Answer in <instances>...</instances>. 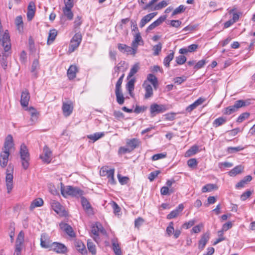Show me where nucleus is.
Segmentation results:
<instances>
[{
  "label": "nucleus",
  "instance_id": "1",
  "mask_svg": "<svg viewBox=\"0 0 255 255\" xmlns=\"http://www.w3.org/2000/svg\"><path fill=\"white\" fill-rule=\"evenodd\" d=\"M61 192L64 197L71 196L76 197H80L83 195V191L80 188L72 186H64L61 183Z\"/></svg>",
  "mask_w": 255,
  "mask_h": 255
},
{
  "label": "nucleus",
  "instance_id": "2",
  "mask_svg": "<svg viewBox=\"0 0 255 255\" xmlns=\"http://www.w3.org/2000/svg\"><path fill=\"white\" fill-rule=\"evenodd\" d=\"M22 166L24 169L26 170L29 166L30 155L26 146L22 144L20 146L19 151Z\"/></svg>",
  "mask_w": 255,
  "mask_h": 255
},
{
  "label": "nucleus",
  "instance_id": "3",
  "mask_svg": "<svg viewBox=\"0 0 255 255\" xmlns=\"http://www.w3.org/2000/svg\"><path fill=\"white\" fill-rule=\"evenodd\" d=\"M247 102L243 100L236 101L234 105L230 106L224 109L223 113L224 115H230L237 111L240 108L246 107Z\"/></svg>",
  "mask_w": 255,
  "mask_h": 255
},
{
  "label": "nucleus",
  "instance_id": "4",
  "mask_svg": "<svg viewBox=\"0 0 255 255\" xmlns=\"http://www.w3.org/2000/svg\"><path fill=\"white\" fill-rule=\"evenodd\" d=\"M0 44L3 47L5 52H7L11 49L10 36L7 30L0 35Z\"/></svg>",
  "mask_w": 255,
  "mask_h": 255
},
{
  "label": "nucleus",
  "instance_id": "5",
  "mask_svg": "<svg viewBox=\"0 0 255 255\" xmlns=\"http://www.w3.org/2000/svg\"><path fill=\"white\" fill-rule=\"evenodd\" d=\"M82 35L80 33H76L72 37L68 48V52L71 53L74 52L79 46L82 41Z\"/></svg>",
  "mask_w": 255,
  "mask_h": 255
},
{
  "label": "nucleus",
  "instance_id": "6",
  "mask_svg": "<svg viewBox=\"0 0 255 255\" xmlns=\"http://www.w3.org/2000/svg\"><path fill=\"white\" fill-rule=\"evenodd\" d=\"M13 169L9 166L8 167L6 170V175L5 178L6 186L7 193H10L13 189Z\"/></svg>",
  "mask_w": 255,
  "mask_h": 255
},
{
  "label": "nucleus",
  "instance_id": "7",
  "mask_svg": "<svg viewBox=\"0 0 255 255\" xmlns=\"http://www.w3.org/2000/svg\"><path fill=\"white\" fill-rule=\"evenodd\" d=\"M51 247L49 250L53 251L58 254H64L67 252V247L63 244L53 242L50 245Z\"/></svg>",
  "mask_w": 255,
  "mask_h": 255
},
{
  "label": "nucleus",
  "instance_id": "8",
  "mask_svg": "<svg viewBox=\"0 0 255 255\" xmlns=\"http://www.w3.org/2000/svg\"><path fill=\"white\" fill-rule=\"evenodd\" d=\"M165 110V106L162 105L153 104L150 107V112L152 117L155 116L157 114L163 113Z\"/></svg>",
  "mask_w": 255,
  "mask_h": 255
},
{
  "label": "nucleus",
  "instance_id": "9",
  "mask_svg": "<svg viewBox=\"0 0 255 255\" xmlns=\"http://www.w3.org/2000/svg\"><path fill=\"white\" fill-rule=\"evenodd\" d=\"M52 152L50 149L45 145L43 147V153L40 156L43 162L49 163L51 160Z\"/></svg>",
  "mask_w": 255,
  "mask_h": 255
},
{
  "label": "nucleus",
  "instance_id": "10",
  "mask_svg": "<svg viewBox=\"0 0 255 255\" xmlns=\"http://www.w3.org/2000/svg\"><path fill=\"white\" fill-rule=\"evenodd\" d=\"M9 156V151L2 149L0 153V164L2 168L6 167L7 165Z\"/></svg>",
  "mask_w": 255,
  "mask_h": 255
},
{
  "label": "nucleus",
  "instance_id": "11",
  "mask_svg": "<svg viewBox=\"0 0 255 255\" xmlns=\"http://www.w3.org/2000/svg\"><path fill=\"white\" fill-rule=\"evenodd\" d=\"M118 49L122 52L126 53L127 54L134 55L136 54L135 50L132 47H130L126 44L119 43L118 45Z\"/></svg>",
  "mask_w": 255,
  "mask_h": 255
},
{
  "label": "nucleus",
  "instance_id": "12",
  "mask_svg": "<svg viewBox=\"0 0 255 255\" xmlns=\"http://www.w3.org/2000/svg\"><path fill=\"white\" fill-rule=\"evenodd\" d=\"M62 109L63 115L65 117L69 116L72 114L73 110V105L71 101L68 102V103L63 102Z\"/></svg>",
  "mask_w": 255,
  "mask_h": 255
},
{
  "label": "nucleus",
  "instance_id": "13",
  "mask_svg": "<svg viewBox=\"0 0 255 255\" xmlns=\"http://www.w3.org/2000/svg\"><path fill=\"white\" fill-rule=\"evenodd\" d=\"M35 10L36 7L34 2L30 1L27 6V18L28 21H31L33 19Z\"/></svg>",
  "mask_w": 255,
  "mask_h": 255
},
{
  "label": "nucleus",
  "instance_id": "14",
  "mask_svg": "<svg viewBox=\"0 0 255 255\" xmlns=\"http://www.w3.org/2000/svg\"><path fill=\"white\" fill-rule=\"evenodd\" d=\"M184 209V206L182 204H179L175 210L172 211L167 215V219L170 220L177 217Z\"/></svg>",
  "mask_w": 255,
  "mask_h": 255
},
{
  "label": "nucleus",
  "instance_id": "15",
  "mask_svg": "<svg viewBox=\"0 0 255 255\" xmlns=\"http://www.w3.org/2000/svg\"><path fill=\"white\" fill-rule=\"evenodd\" d=\"M30 99L29 93L27 90H23L21 95L20 104L23 107H26L28 106Z\"/></svg>",
  "mask_w": 255,
  "mask_h": 255
},
{
  "label": "nucleus",
  "instance_id": "16",
  "mask_svg": "<svg viewBox=\"0 0 255 255\" xmlns=\"http://www.w3.org/2000/svg\"><path fill=\"white\" fill-rule=\"evenodd\" d=\"M140 143L139 139L136 138L127 139L126 140V145L128 147L131 151L137 147Z\"/></svg>",
  "mask_w": 255,
  "mask_h": 255
},
{
  "label": "nucleus",
  "instance_id": "17",
  "mask_svg": "<svg viewBox=\"0 0 255 255\" xmlns=\"http://www.w3.org/2000/svg\"><path fill=\"white\" fill-rule=\"evenodd\" d=\"M142 87L144 89L145 93L144 95L145 99H148L153 95V89L151 85L147 81H144L142 84Z\"/></svg>",
  "mask_w": 255,
  "mask_h": 255
},
{
  "label": "nucleus",
  "instance_id": "18",
  "mask_svg": "<svg viewBox=\"0 0 255 255\" xmlns=\"http://www.w3.org/2000/svg\"><path fill=\"white\" fill-rule=\"evenodd\" d=\"M59 226L60 229L64 231L69 236L71 237L75 236V234L72 228L68 224L65 223H62L60 224Z\"/></svg>",
  "mask_w": 255,
  "mask_h": 255
},
{
  "label": "nucleus",
  "instance_id": "19",
  "mask_svg": "<svg viewBox=\"0 0 255 255\" xmlns=\"http://www.w3.org/2000/svg\"><path fill=\"white\" fill-rule=\"evenodd\" d=\"M156 12H152L143 17L139 23L140 27L142 28L144 27L147 23L150 21L156 15Z\"/></svg>",
  "mask_w": 255,
  "mask_h": 255
},
{
  "label": "nucleus",
  "instance_id": "20",
  "mask_svg": "<svg viewBox=\"0 0 255 255\" xmlns=\"http://www.w3.org/2000/svg\"><path fill=\"white\" fill-rule=\"evenodd\" d=\"M53 210L57 214H62L64 211V208L58 201L52 200L50 202Z\"/></svg>",
  "mask_w": 255,
  "mask_h": 255
},
{
  "label": "nucleus",
  "instance_id": "21",
  "mask_svg": "<svg viewBox=\"0 0 255 255\" xmlns=\"http://www.w3.org/2000/svg\"><path fill=\"white\" fill-rule=\"evenodd\" d=\"M140 42H143V41L140 32L138 31V32H136L134 35V39L131 43V46L135 50L136 53Z\"/></svg>",
  "mask_w": 255,
  "mask_h": 255
},
{
  "label": "nucleus",
  "instance_id": "22",
  "mask_svg": "<svg viewBox=\"0 0 255 255\" xmlns=\"http://www.w3.org/2000/svg\"><path fill=\"white\" fill-rule=\"evenodd\" d=\"M13 145L12 136L9 134L5 138L2 149L9 151L10 149L13 146Z\"/></svg>",
  "mask_w": 255,
  "mask_h": 255
},
{
  "label": "nucleus",
  "instance_id": "23",
  "mask_svg": "<svg viewBox=\"0 0 255 255\" xmlns=\"http://www.w3.org/2000/svg\"><path fill=\"white\" fill-rule=\"evenodd\" d=\"M51 243H50L47 236L45 234H42L40 238V246L42 248L44 249H50V245Z\"/></svg>",
  "mask_w": 255,
  "mask_h": 255
},
{
  "label": "nucleus",
  "instance_id": "24",
  "mask_svg": "<svg viewBox=\"0 0 255 255\" xmlns=\"http://www.w3.org/2000/svg\"><path fill=\"white\" fill-rule=\"evenodd\" d=\"M205 101V99L202 98H200L195 101L193 103L190 105L186 108V111L188 112H191L193 110L196 109L198 106L202 104Z\"/></svg>",
  "mask_w": 255,
  "mask_h": 255
},
{
  "label": "nucleus",
  "instance_id": "25",
  "mask_svg": "<svg viewBox=\"0 0 255 255\" xmlns=\"http://www.w3.org/2000/svg\"><path fill=\"white\" fill-rule=\"evenodd\" d=\"M78 72L77 67L75 65H72L67 70V76L70 80L73 79L76 77V73Z\"/></svg>",
  "mask_w": 255,
  "mask_h": 255
},
{
  "label": "nucleus",
  "instance_id": "26",
  "mask_svg": "<svg viewBox=\"0 0 255 255\" xmlns=\"http://www.w3.org/2000/svg\"><path fill=\"white\" fill-rule=\"evenodd\" d=\"M75 246L76 250L83 255H86L87 251L85 245L80 241H77L75 242Z\"/></svg>",
  "mask_w": 255,
  "mask_h": 255
},
{
  "label": "nucleus",
  "instance_id": "27",
  "mask_svg": "<svg viewBox=\"0 0 255 255\" xmlns=\"http://www.w3.org/2000/svg\"><path fill=\"white\" fill-rule=\"evenodd\" d=\"M209 239V236L208 234H204L202 236L198 244V248L200 250H202L204 249Z\"/></svg>",
  "mask_w": 255,
  "mask_h": 255
},
{
  "label": "nucleus",
  "instance_id": "28",
  "mask_svg": "<svg viewBox=\"0 0 255 255\" xmlns=\"http://www.w3.org/2000/svg\"><path fill=\"white\" fill-rule=\"evenodd\" d=\"M135 80L134 78H132L130 80H129V81L128 82L126 85V88L128 92V93L129 95L131 97H134V94H133V90L134 88V83H135Z\"/></svg>",
  "mask_w": 255,
  "mask_h": 255
},
{
  "label": "nucleus",
  "instance_id": "29",
  "mask_svg": "<svg viewBox=\"0 0 255 255\" xmlns=\"http://www.w3.org/2000/svg\"><path fill=\"white\" fill-rule=\"evenodd\" d=\"M144 81H147L149 83V82L152 84L154 88L156 89L158 86V80L157 78L153 74H149L147 76V79Z\"/></svg>",
  "mask_w": 255,
  "mask_h": 255
},
{
  "label": "nucleus",
  "instance_id": "30",
  "mask_svg": "<svg viewBox=\"0 0 255 255\" xmlns=\"http://www.w3.org/2000/svg\"><path fill=\"white\" fill-rule=\"evenodd\" d=\"M24 233L22 231H21L16 238L15 243V248L19 247L22 249V246L24 242Z\"/></svg>",
  "mask_w": 255,
  "mask_h": 255
},
{
  "label": "nucleus",
  "instance_id": "31",
  "mask_svg": "<svg viewBox=\"0 0 255 255\" xmlns=\"http://www.w3.org/2000/svg\"><path fill=\"white\" fill-rule=\"evenodd\" d=\"M81 204L84 209L87 213H91L92 212V209L90 203L83 197L81 198Z\"/></svg>",
  "mask_w": 255,
  "mask_h": 255
},
{
  "label": "nucleus",
  "instance_id": "32",
  "mask_svg": "<svg viewBox=\"0 0 255 255\" xmlns=\"http://www.w3.org/2000/svg\"><path fill=\"white\" fill-rule=\"evenodd\" d=\"M244 170V167L242 165H238L235 167L233 169L230 171L228 173L230 176H235L241 173Z\"/></svg>",
  "mask_w": 255,
  "mask_h": 255
},
{
  "label": "nucleus",
  "instance_id": "33",
  "mask_svg": "<svg viewBox=\"0 0 255 255\" xmlns=\"http://www.w3.org/2000/svg\"><path fill=\"white\" fill-rule=\"evenodd\" d=\"M102 227L101 225L100 224H96L95 226H93L92 227V230H91V233L93 235L95 236V237H93L94 240L96 242H97V238L99 236V232L100 231H102Z\"/></svg>",
  "mask_w": 255,
  "mask_h": 255
},
{
  "label": "nucleus",
  "instance_id": "34",
  "mask_svg": "<svg viewBox=\"0 0 255 255\" xmlns=\"http://www.w3.org/2000/svg\"><path fill=\"white\" fill-rule=\"evenodd\" d=\"M43 204V201L41 198H37L34 200L31 203L29 207L30 210H33L36 207H41Z\"/></svg>",
  "mask_w": 255,
  "mask_h": 255
},
{
  "label": "nucleus",
  "instance_id": "35",
  "mask_svg": "<svg viewBox=\"0 0 255 255\" xmlns=\"http://www.w3.org/2000/svg\"><path fill=\"white\" fill-rule=\"evenodd\" d=\"M57 35V31L53 29L49 31L47 43L48 45L51 44L55 40Z\"/></svg>",
  "mask_w": 255,
  "mask_h": 255
},
{
  "label": "nucleus",
  "instance_id": "36",
  "mask_svg": "<svg viewBox=\"0 0 255 255\" xmlns=\"http://www.w3.org/2000/svg\"><path fill=\"white\" fill-rule=\"evenodd\" d=\"M87 248L92 255H95L97 253L96 247L95 244L91 240L87 241Z\"/></svg>",
  "mask_w": 255,
  "mask_h": 255
},
{
  "label": "nucleus",
  "instance_id": "37",
  "mask_svg": "<svg viewBox=\"0 0 255 255\" xmlns=\"http://www.w3.org/2000/svg\"><path fill=\"white\" fill-rule=\"evenodd\" d=\"M105 133L104 132H96L93 134H90L87 136L88 138L94 141H96L100 138L104 136Z\"/></svg>",
  "mask_w": 255,
  "mask_h": 255
},
{
  "label": "nucleus",
  "instance_id": "38",
  "mask_svg": "<svg viewBox=\"0 0 255 255\" xmlns=\"http://www.w3.org/2000/svg\"><path fill=\"white\" fill-rule=\"evenodd\" d=\"M114 173H115V169H110L108 172V174L107 175V177L108 178V182L111 184H115L116 181L114 178Z\"/></svg>",
  "mask_w": 255,
  "mask_h": 255
},
{
  "label": "nucleus",
  "instance_id": "39",
  "mask_svg": "<svg viewBox=\"0 0 255 255\" xmlns=\"http://www.w3.org/2000/svg\"><path fill=\"white\" fill-rule=\"evenodd\" d=\"M226 121L227 120L226 118H224L222 117H219L214 121L213 123V127L217 128L224 124L226 122Z\"/></svg>",
  "mask_w": 255,
  "mask_h": 255
},
{
  "label": "nucleus",
  "instance_id": "40",
  "mask_svg": "<svg viewBox=\"0 0 255 255\" xmlns=\"http://www.w3.org/2000/svg\"><path fill=\"white\" fill-rule=\"evenodd\" d=\"M117 102L120 105H123L125 102V98L123 96L122 90L119 91H115Z\"/></svg>",
  "mask_w": 255,
  "mask_h": 255
},
{
  "label": "nucleus",
  "instance_id": "41",
  "mask_svg": "<svg viewBox=\"0 0 255 255\" xmlns=\"http://www.w3.org/2000/svg\"><path fill=\"white\" fill-rule=\"evenodd\" d=\"M198 151V146L197 145L192 146L185 153L186 157H189L195 154Z\"/></svg>",
  "mask_w": 255,
  "mask_h": 255
},
{
  "label": "nucleus",
  "instance_id": "42",
  "mask_svg": "<svg viewBox=\"0 0 255 255\" xmlns=\"http://www.w3.org/2000/svg\"><path fill=\"white\" fill-rule=\"evenodd\" d=\"M72 8L63 7V12L64 15L67 17L68 20H72L73 17V13L71 11Z\"/></svg>",
  "mask_w": 255,
  "mask_h": 255
},
{
  "label": "nucleus",
  "instance_id": "43",
  "mask_svg": "<svg viewBox=\"0 0 255 255\" xmlns=\"http://www.w3.org/2000/svg\"><path fill=\"white\" fill-rule=\"evenodd\" d=\"M174 52L172 51L164 59L163 63L165 67H168L170 65V62L173 59Z\"/></svg>",
  "mask_w": 255,
  "mask_h": 255
},
{
  "label": "nucleus",
  "instance_id": "44",
  "mask_svg": "<svg viewBox=\"0 0 255 255\" xmlns=\"http://www.w3.org/2000/svg\"><path fill=\"white\" fill-rule=\"evenodd\" d=\"M112 248L116 255H122V252L118 243L115 241H112Z\"/></svg>",
  "mask_w": 255,
  "mask_h": 255
},
{
  "label": "nucleus",
  "instance_id": "45",
  "mask_svg": "<svg viewBox=\"0 0 255 255\" xmlns=\"http://www.w3.org/2000/svg\"><path fill=\"white\" fill-rule=\"evenodd\" d=\"M216 187V185L213 184H208L204 186H203L202 188V191L203 193L211 192L213 190H214Z\"/></svg>",
  "mask_w": 255,
  "mask_h": 255
},
{
  "label": "nucleus",
  "instance_id": "46",
  "mask_svg": "<svg viewBox=\"0 0 255 255\" xmlns=\"http://www.w3.org/2000/svg\"><path fill=\"white\" fill-rule=\"evenodd\" d=\"M138 64L137 63L135 64L130 69V71L128 76V78L132 77L138 71Z\"/></svg>",
  "mask_w": 255,
  "mask_h": 255
},
{
  "label": "nucleus",
  "instance_id": "47",
  "mask_svg": "<svg viewBox=\"0 0 255 255\" xmlns=\"http://www.w3.org/2000/svg\"><path fill=\"white\" fill-rule=\"evenodd\" d=\"M218 238L214 242L213 245H216L220 242L225 241V238L224 237V232L220 230L218 232Z\"/></svg>",
  "mask_w": 255,
  "mask_h": 255
},
{
  "label": "nucleus",
  "instance_id": "48",
  "mask_svg": "<svg viewBox=\"0 0 255 255\" xmlns=\"http://www.w3.org/2000/svg\"><path fill=\"white\" fill-rule=\"evenodd\" d=\"M15 24L18 27L19 31L23 28V20L21 16H18L16 17L15 21Z\"/></svg>",
  "mask_w": 255,
  "mask_h": 255
},
{
  "label": "nucleus",
  "instance_id": "49",
  "mask_svg": "<svg viewBox=\"0 0 255 255\" xmlns=\"http://www.w3.org/2000/svg\"><path fill=\"white\" fill-rule=\"evenodd\" d=\"M186 7L184 5H180L174 10L172 13V15L174 16L175 15L181 13L184 11Z\"/></svg>",
  "mask_w": 255,
  "mask_h": 255
},
{
  "label": "nucleus",
  "instance_id": "50",
  "mask_svg": "<svg viewBox=\"0 0 255 255\" xmlns=\"http://www.w3.org/2000/svg\"><path fill=\"white\" fill-rule=\"evenodd\" d=\"M244 148L241 146L237 147H229L227 149V151L230 153H233L237 152L243 150Z\"/></svg>",
  "mask_w": 255,
  "mask_h": 255
},
{
  "label": "nucleus",
  "instance_id": "51",
  "mask_svg": "<svg viewBox=\"0 0 255 255\" xmlns=\"http://www.w3.org/2000/svg\"><path fill=\"white\" fill-rule=\"evenodd\" d=\"M250 114L249 113L245 112L242 113L241 115L239 116L237 120V122L238 123H242L246 119H248L249 117Z\"/></svg>",
  "mask_w": 255,
  "mask_h": 255
},
{
  "label": "nucleus",
  "instance_id": "52",
  "mask_svg": "<svg viewBox=\"0 0 255 255\" xmlns=\"http://www.w3.org/2000/svg\"><path fill=\"white\" fill-rule=\"evenodd\" d=\"M162 48V44L161 43L154 45L153 47V55H158L161 51Z\"/></svg>",
  "mask_w": 255,
  "mask_h": 255
},
{
  "label": "nucleus",
  "instance_id": "53",
  "mask_svg": "<svg viewBox=\"0 0 255 255\" xmlns=\"http://www.w3.org/2000/svg\"><path fill=\"white\" fill-rule=\"evenodd\" d=\"M167 5H168V3L166 1L162 0V1H160V2H159L157 4H156L154 6V7L153 8V10H159V9H161L162 8L165 7V6H166Z\"/></svg>",
  "mask_w": 255,
  "mask_h": 255
},
{
  "label": "nucleus",
  "instance_id": "54",
  "mask_svg": "<svg viewBox=\"0 0 255 255\" xmlns=\"http://www.w3.org/2000/svg\"><path fill=\"white\" fill-rule=\"evenodd\" d=\"M144 220L141 217H138L134 221V227L137 229H139L140 226L143 224Z\"/></svg>",
  "mask_w": 255,
  "mask_h": 255
},
{
  "label": "nucleus",
  "instance_id": "55",
  "mask_svg": "<svg viewBox=\"0 0 255 255\" xmlns=\"http://www.w3.org/2000/svg\"><path fill=\"white\" fill-rule=\"evenodd\" d=\"M131 151V150L126 145V146L120 147L119 149L118 153L119 154H124L127 153H129Z\"/></svg>",
  "mask_w": 255,
  "mask_h": 255
},
{
  "label": "nucleus",
  "instance_id": "56",
  "mask_svg": "<svg viewBox=\"0 0 255 255\" xmlns=\"http://www.w3.org/2000/svg\"><path fill=\"white\" fill-rule=\"evenodd\" d=\"M198 162L195 158H191L188 160L187 165L189 167L194 168L197 166Z\"/></svg>",
  "mask_w": 255,
  "mask_h": 255
},
{
  "label": "nucleus",
  "instance_id": "57",
  "mask_svg": "<svg viewBox=\"0 0 255 255\" xmlns=\"http://www.w3.org/2000/svg\"><path fill=\"white\" fill-rule=\"evenodd\" d=\"M8 55V53L6 52L3 54L2 58L1 60V65L4 69H6L7 66V62L6 61V57Z\"/></svg>",
  "mask_w": 255,
  "mask_h": 255
},
{
  "label": "nucleus",
  "instance_id": "58",
  "mask_svg": "<svg viewBox=\"0 0 255 255\" xmlns=\"http://www.w3.org/2000/svg\"><path fill=\"white\" fill-rule=\"evenodd\" d=\"M207 61L205 59H202L199 61L194 66V69L198 70L204 67Z\"/></svg>",
  "mask_w": 255,
  "mask_h": 255
},
{
  "label": "nucleus",
  "instance_id": "59",
  "mask_svg": "<svg viewBox=\"0 0 255 255\" xmlns=\"http://www.w3.org/2000/svg\"><path fill=\"white\" fill-rule=\"evenodd\" d=\"M172 190H169V188L166 186H163L160 189V193L162 195H167L170 194L169 192L172 193Z\"/></svg>",
  "mask_w": 255,
  "mask_h": 255
},
{
  "label": "nucleus",
  "instance_id": "60",
  "mask_svg": "<svg viewBox=\"0 0 255 255\" xmlns=\"http://www.w3.org/2000/svg\"><path fill=\"white\" fill-rule=\"evenodd\" d=\"M160 173V171L156 170L153 172H151L148 175V179L150 181H152L158 175V174Z\"/></svg>",
  "mask_w": 255,
  "mask_h": 255
},
{
  "label": "nucleus",
  "instance_id": "61",
  "mask_svg": "<svg viewBox=\"0 0 255 255\" xmlns=\"http://www.w3.org/2000/svg\"><path fill=\"white\" fill-rule=\"evenodd\" d=\"M118 178L119 181V182L122 185L126 184L128 181L129 180V178L126 176H121L120 174L118 175Z\"/></svg>",
  "mask_w": 255,
  "mask_h": 255
},
{
  "label": "nucleus",
  "instance_id": "62",
  "mask_svg": "<svg viewBox=\"0 0 255 255\" xmlns=\"http://www.w3.org/2000/svg\"><path fill=\"white\" fill-rule=\"evenodd\" d=\"M166 156V153H161L153 155L152 156V160L153 161L165 158Z\"/></svg>",
  "mask_w": 255,
  "mask_h": 255
},
{
  "label": "nucleus",
  "instance_id": "63",
  "mask_svg": "<svg viewBox=\"0 0 255 255\" xmlns=\"http://www.w3.org/2000/svg\"><path fill=\"white\" fill-rule=\"evenodd\" d=\"M186 61V58L184 55H180L176 58V61L179 65L184 64Z\"/></svg>",
  "mask_w": 255,
  "mask_h": 255
},
{
  "label": "nucleus",
  "instance_id": "64",
  "mask_svg": "<svg viewBox=\"0 0 255 255\" xmlns=\"http://www.w3.org/2000/svg\"><path fill=\"white\" fill-rule=\"evenodd\" d=\"M174 231L173 223L171 222L167 227L166 232L168 235L170 236L172 233H173Z\"/></svg>",
  "mask_w": 255,
  "mask_h": 255
}]
</instances>
